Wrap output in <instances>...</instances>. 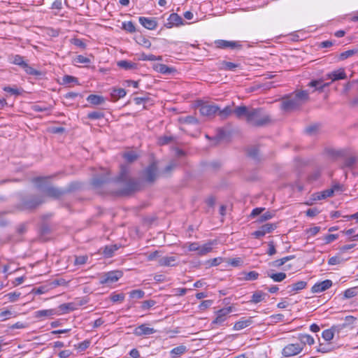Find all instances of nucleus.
Returning <instances> with one entry per match:
<instances>
[{
	"mask_svg": "<svg viewBox=\"0 0 358 358\" xmlns=\"http://www.w3.org/2000/svg\"><path fill=\"white\" fill-rule=\"evenodd\" d=\"M234 115L238 119L245 117L246 122L254 127H262L271 121L269 115L262 108L239 106L234 109Z\"/></svg>",
	"mask_w": 358,
	"mask_h": 358,
	"instance_id": "nucleus-1",
	"label": "nucleus"
},
{
	"mask_svg": "<svg viewBox=\"0 0 358 358\" xmlns=\"http://www.w3.org/2000/svg\"><path fill=\"white\" fill-rule=\"evenodd\" d=\"M130 169L127 165H121L120 171L116 181L123 183V187L120 190L121 195H129L140 189L139 182L130 177Z\"/></svg>",
	"mask_w": 358,
	"mask_h": 358,
	"instance_id": "nucleus-2",
	"label": "nucleus"
},
{
	"mask_svg": "<svg viewBox=\"0 0 358 358\" xmlns=\"http://www.w3.org/2000/svg\"><path fill=\"white\" fill-rule=\"evenodd\" d=\"M47 179L45 178H36L34 179L36 187L42 190L48 196L58 199L62 195L71 192L78 188V184L76 182L71 183L67 188L64 189L46 185Z\"/></svg>",
	"mask_w": 358,
	"mask_h": 358,
	"instance_id": "nucleus-3",
	"label": "nucleus"
},
{
	"mask_svg": "<svg viewBox=\"0 0 358 358\" xmlns=\"http://www.w3.org/2000/svg\"><path fill=\"white\" fill-rule=\"evenodd\" d=\"M308 99V93L303 90L296 92L289 96L283 97L281 102V109L285 112H290L299 108Z\"/></svg>",
	"mask_w": 358,
	"mask_h": 358,
	"instance_id": "nucleus-4",
	"label": "nucleus"
},
{
	"mask_svg": "<svg viewBox=\"0 0 358 358\" xmlns=\"http://www.w3.org/2000/svg\"><path fill=\"white\" fill-rule=\"evenodd\" d=\"M43 202L44 200L41 196H29L22 200L19 208L21 210H30L35 209Z\"/></svg>",
	"mask_w": 358,
	"mask_h": 358,
	"instance_id": "nucleus-5",
	"label": "nucleus"
},
{
	"mask_svg": "<svg viewBox=\"0 0 358 358\" xmlns=\"http://www.w3.org/2000/svg\"><path fill=\"white\" fill-rule=\"evenodd\" d=\"M331 154L334 156L342 157L343 159V168H352L357 162V157L352 154H350L348 150H333Z\"/></svg>",
	"mask_w": 358,
	"mask_h": 358,
	"instance_id": "nucleus-6",
	"label": "nucleus"
},
{
	"mask_svg": "<svg viewBox=\"0 0 358 358\" xmlns=\"http://www.w3.org/2000/svg\"><path fill=\"white\" fill-rule=\"evenodd\" d=\"M123 273L121 271L115 270L108 271L102 275L100 278V284H112L117 282L120 278H122Z\"/></svg>",
	"mask_w": 358,
	"mask_h": 358,
	"instance_id": "nucleus-7",
	"label": "nucleus"
},
{
	"mask_svg": "<svg viewBox=\"0 0 358 358\" xmlns=\"http://www.w3.org/2000/svg\"><path fill=\"white\" fill-rule=\"evenodd\" d=\"M303 351V344L289 343L284 347L282 355L285 357H289L299 355Z\"/></svg>",
	"mask_w": 358,
	"mask_h": 358,
	"instance_id": "nucleus-8",
	"label": "nucleus"
},
{
	"mask_svg": "<svg viewBox=\"0 0 358 358\" xmlns=\"http://www.w3.org/2000/svg\"><path fill=\"white\" fill-rule=\"evenodd\" d=\"M215 45L217 48L220 49H231V50H240L242 48L243 45L241 41H226V40H216Z\"/></svg>",
	"mask_w": 358,
	"mask_h": 358,
	"instance_id": "nucleus-9",
	"label": "nucleus"
},
{
	"mask_svg": "<svg viewBox=\"0 0 358 358\" xmlns=\"http://www.w3.org/2000/svg\"><path fill=\"white\" fill-rule=\"evenodd\" d=\"M157 175V164L153 162L144 170L143 176L147 182H152L155 180Z\"/></svg>",
	"mask_w": 358,
	"mask_h": 358,
	"instance_id": "nucleus-10",
	"label": "nucleus"
},
{
	"mask_svg": "<svg viewBox=\"0 0 358 358\" xmlns=\"http://www.w3.org/2000/svg\"><path fill=\"white\" fill-rule=\"evenodd\" d=\"M220 108L216 105L212 104H202L200 106L199 111L203 116L206 117H213L214 116L218 111Z\"/></svg>",
	"mask_w": 358,
	"mask_h": 358,
	"instance_id": "nucleus-11",
	"label": "nucleus"
},
{
	"mask_svg": "<svg viewBox=\"0 0 358 358\" xmlns=\"http://www.w3.org/2000/svg\"><path fill=\"white\" fill-rule=\"evenodd\" d=\"M184 24L182 18L177 13H171L167 19V22L164 24V27L171 29L173 27H179Z\"/></svg>",
	"mask_w": 358,
	"mask_h": 358,
	"instance_id": "nucleus-12",
	"label": "nucleus"
},
{
	"mask_svg": "<svg viewBox=\"0 0 358 358\" xmlns=\"http://www.w3.org/2000/svg\"><path fill=\"white\" fill-rule=\"evenodd\" d=\"M231 312V307H227L224 308H222L219 310L216 313V317L215 320L213 321V324H222L227 317V315Z\"/></svg>",
	"mask_w": 358,
	"mask_h": 358,
	"instance_id": "nucleus-13",
	"label": "nucleus"
},
{
	"mask_svg": "<svg viewBox=\"0 0 358 358\" xmlns=\"http://www.w3.org/2000/svg\"><path fill=\"white\" fill-rule=\"evenodd\" d=\"M333 285L331 280H325L322 282L315 283L311 288L313 293H320L329 289Z\"/></svg>",
	"mask_w": 358,
	"mask_h": 358,
	"instance_id": "nucleus-14",
	"label": "nucleus"
},
{
	"mask_svg": "<svg viewBox=\"0 0 358 358\" xmlns=\"http://www.w3.org/2000/svg\"><path fill=\"white\" fill-rule=\"evenodd\" d=\"M139 23L145 29L154 30L157 27V22L155 17H139Z\"/></svg>",
	"mask_w": 358,
	"mask_h": 358,
	"instance_id": "nucleus-15",
	"label": "nucleus"
},
{
	"mask_svg": "<svg viewBox=\"0 0 358 358\" xmlns=\"http://www.w3.org/2000/svg\"><path fill=\"white\" fill-rule=\"evenodd\" d=\"M156 331L155 329L148 327L146 324H143L136 327L134 330V334L137 336H143L153 334Z\"/></svg>",
	"mask_w": 358,
	"mask_h": 358,
	"instance_id": "nucleus-16",
	"label": "nucleus"
},
{
	"mask_svg": "<svg viewBox=\"0 0 358 358\" xmlns=\"http://www.w3.org/2000/svg\"><path fill=\"white\" fill-rule=\"evenodd\" d=\"M109 180L108 172L103 171V173L100 176H95L92 180V185L94 187H99L103 184L107 182Z\"/></svg>",
	"mask_w": 358,
	"mask_h": 358,
	"instance_id": "nucleus-17",
	"label": "nucleus"
},
{
	"mask_svg": "<svg viewBox=\"0 0 358 358\" xmlns=\"http://www.w3.org/2000/svg\"><path fill=\"white\" fill-rule=\"evenodd\" d=\"M327 77L331 80V82L346 79L347 76L344 69H339L327 74Z\"/></svg>",
	"mask_w": 358,
	"mask_h": 358,
	"instance_id": "nucleus-18",
	"label": "nucleus"
},
{
	"mask_svg": "<svg viewBox=\"0 0 358 358\" xmlns=\"http://www.w3.org/2000/svg\"><path fill=\"white\" fill-rule=\"evenodd\" d=\"M8 61L10 64H15L23 67L27 62L24 61V57L20 55L10 54L8 56Z\"/></svg>",
	"mask_w": 358,
	"mask_h": 358,
	"instance_id": "nucleus-19",
	"label": "nucleus"
},
{
	"mask_svg": "<svg viewBox=\"0 0 358 358\" xmlns=\"http://www.w3.org/2000/svg\"><path fill=\"white\" fill-rule=\"evenodd\" d=\"M55 315H59L56 309L40 310L34 313L36 318L49 317Z\"/></svg>",
	"mask_w": 358,
	"mask_h": 358,
	"instance_id": "nucleus-20",
	"label": "nucleus"
},
{
	"mask_svg": "<svg viewBox=\"0 0 358 358\" xmlns=\"http://www.w3.org/2000/svg\"><path fill=\"white\" fill-rule=\"evenodd\" d=\"M154 69L157 72L164 75H170L176 71V69L174 68L168 66L167 65L164 64H157L155 66Z\"/></svg>",
	"mask_w": 358,
	"mask_h": 358,
	"instance_id": "nucleus-21",
	"label": "nucleus"
},
{
	"mask_svg": "<svg viewBox=\"0 0 358 358\" xmlns=\"http://www.w3.org/2000/svg\"><path fill=\"white\" fill-rule=\"evenodd\" d=\"M176 261V258L174 256L162 257L158 259V264L162 266H173Z\"/></svg>",
	"mask_w": 358,
	"mask_h": 358,
	"instance_id": "nucleus-22",
	"label": "nucleus"
},
{
	"mask_svg": "<svg viewBox=\"0 0 358 358\" xmlns=\"http://www.w3.org/2000/svg\"><path fill=\"white\" fill-rule=\"evenodd\" d=\"M266 296L267 294L261 290H257L252 294L250 302L252 303H258L264 301Z\"/></svg>",
	"mask_w": 358,
	"mask_h": 358,
	"instance_id": "nucleus-23",
	"label": "nucleus"
},
{
	"mask_svg": "<svg viewBox=\"0 0 358 358\" xmlns=\"http://www.w3.org/2000/svg\"><path fill=\"white\" fill-rule=\"evenodd\" d=\"M306 285L307 282L306 281L301 280L288 285L287 289H288V292H298L304 289Z\"/></svg>",
	"mask_w": 358,
	"mask_h": 358,
	"instance_id": "nucleus-24",
	"label": "nucleus"
},
{
	"mask_svg": "<svg viewBox=\"0 0 358 358\" xmlns=\"http://www.w3.org/2000/svg\"><path fill=\"white\" fill-rule=\"evenodd\" d=\"M219 69L222 71H234L239 66L231 62L222 61L219 64Z\"/></svg>",
	"mask_w": 358,
	"mask_h": 358,
	"instance_id": "nucleus-25",
	"label": "nucleus"
},
{
	"mask_svg": "<svg viewBox=\"0 0 358 358\" xmlns=\"http://www.w3.org/2000/svg\"><path fill=\"white\" fill-rule=\"evenodd\" d=\"M299 339L300 341L299 344H303V349L305 345L307 344L308 345H312L315 343V340L313 336L309 334H300L299 336Z\"/></svg>",
	"mask_w": 358,
	"mask_h": 358,
	"instance_id": "nucleus-26",
	"label": "nucleus"
},
{
	"mask_svg": "<svg viewBox=\"0 0 358 358\" xmlns=\"http://www.w3.org/2000/svg\"><path fill=\"white\" fill-rule=\"evenodd\" d=\"M117 66L125 70L136 69L137 64L127 60H120L117 63Z\"/></svg>",
	"mask_w": 358,
	"mask_h": 358,
	"instance_id": "nucleus-27",
	"label": "nucleus"
},
{
	"mask_svg": "<svg viewBox=\"0 0 358 358\" xmlns=\"http://www.w3.org/2000/svg\"><path fill=\"white\" fill-rule=\"evenodd\" d=\"M87 101L92 105H101L104 103L105 99L102 96L90 94L87 96Z\"/></svg>",
	"mask_w": 358,
	"mask_h": 358,
	"instance_id": "nucleus-28",
	"label": "nucleus"
},
{
	"mask_svg": "<svg viewBox=\"0 0 358 358\" xmlns=\"http://www.w3.org/2000/svg\"><path fill=\"white\" fill-rule=\"evenodd\" d=\"M331 83H324L322 80H312L309 83L308 86L315 87L317 90L322 91L326 87L329 86Z\"/></svg>",
	"mask_w": 358,
	"mask_h": 358,
	"instance_id": "nucleus-29",
	"label": "nucleus"
},
{
	"mask_svg": "<svg viewBox=\"0 0 358 358\" xmlns=\"http://www.w3.org/2000/svg\"><path fill=\"white\" fill-rule=\"evenodd\" d=\"M122 157L129 163H132L136 161L138 157V154L134 150L124 152L122 154Z\"/></svg>",
	"mask_w": 358,
	"mask_h": 358,
	"instance_id": "nucleus-30",
	"label": "nucleus"
},
{
	"mask_svg": "<svg viewBox=\"0 0 358 358\" xmlns=\"http://www.w3.org/2000/svg\"><path fill=\"white\" fill-rule=\"evenodd\" d=\"M119 248L117 245H106L103 249V255L106 258H110L113 256L115 252Z\"/></svg>",
	"mask_w": 358,
	"mask_h": 358,
	"instance_id": "nucleus-31",
	"label": "nucleus"
},
{
	"mask_svg": "<svg viewBox=\"0 0 358 358\" xmlns=\"http://www.w3.org/2000/svg\"><path fill=\"white\" fill-rule=\"evenodd\" d=\"M266 274L267 276L271 278L274 282H278L283 281L287 277L286 273L283 272L273 273L270 271H267Z\"/></svg>",
	"mask_w": 358,
	"mask_h": 358,
	"instance_id": "nucleus-32",
	"label": "nucleus"
},
{
	"mask_svg": "<svg viewBox=\"0 0 358 358\" xmlns=\"http://www.w3.org/2000/svg\"><path fill=\"white\" fill-rule=\"evenodd\" d=\"M294 257V256H293V255L287 256V257H285L281 259H277V260L270 262L269 265L271 266H273V267H280V266H282L283 264H285L289 260L292 259Z\"/></svg>",
	"mask_w": 358,
	"mask_h": 358,
	"instance_id": "nucleus-33",
	"label": "nucleus"
},
{
	"mask_svg": "<svg viewBox=\"0 0 358 358\" xmlns=\"http://www.w3.org/2000/svg\"><path fill=\"white\" fill-rule=\"evenodd\" d=\"M187 351V347L185 345H179L171 350V355L172 357L176 358L184 354Z\"/></svg>",
	"mask_w": 358,
	"mask_h": 358,
	"instance_id": "nucleus-34",
	"label": "nucleus"
},
{
	"mask_svg": "<svg viewBox=\"0 0 358 358\" xmlns=\"http://www.w3.org/2000/svg\"><path fill=\"white\" fill-rule=\"evenodd\" d=\"M127 92L123 88H118L115 89L114 88L111 92V97L115 100H117L120 98L124 97L126 95Z\"/></svg>",
	"mask_w": 358,
	"mask_h": 358,
	"instance_id": "nucleus-35",
	"label": "nucleus"
},
{
	"mask_svg": "<svg viewBox=\"0 0 358 358\" xmlns=\"http://www.w3.org/2000/svg\"><path fill=\"white\" fill-rule=\"evenodd\" d=\"M136 43L146 48L151 47V42L144 36L138 35L135 38Z\"/></svg>",
	"mask_w": 358,
	"mask_h": 358,
	"instance_id": "nucleus-36",
	"label": "nucleus"
},
{
	"mask_svg": "<svg viewBox=\"0 0 358 358\" xmlns=\"http://www.w3.org/2000/svg\"><path fill=\"white\" fill-rule=\"evenodd\" d=\"M73 310H74L73 304L69 303L61 304L58 307V310H57V311H58L59 315H60V314L69 313V311H72Z\"/></svg>",
	"mask_w": 358,
	"mask_h": 358,
	"instance_id": "nucleus-37",
	"label": "nucleus"
},
{
	"mask_svg": "<svg viewBox=\"0 0 358 358\" xmlns=\"http://www.w3.org/2000/svg\"><path fill=\"white\" fill-rule=\"evenodd\" d=\"M212 245H213L212 242L206 243L203 244L202 246L199 245L198 255L200 256H203V255H205L207 253L211 252V250L213 249Z\"/></svg>",
	"mask_w": 358,
	"mask_h": 358,
	"instance_id": "nucleus-38",
	"label": "nucleus"
},
{
	"mask_svg": "<svg viewBox=\"0 0 358 358\" xmlns=\"http://www.w3.org/2000/svg\"><path fill=\"white\" fill-rule=\"evenodd\" d=\"M251 323L252 321L250 320H240L235 323L234 329L236 331L241 330L250 326Z\"/></svg>",
	"mask_w": 358,
	"mask_h": 358,
	"instance_id": "nucleus-39",
	"label": "nucleus"
},
{
	"mask_svg": "<svg viewBox=\"0 0 358 358\" xmlns=\"http://www.w3.org/2000/svg\"><path fill=\"white\" fill-rule=\"evenodd\" d=\"M22 69H23L24 71L29 75L38 76L41 74L39 71L29 66V64L27 62L24 64Z\"/></svg>",
	"mask_w": 358,
	"mask_h": 358,
	"instance_id": "nucleus-40",
	"label": "nucleus"
},
{
	"mask_svg": "<svg viewBox=\"0 0 358 358\" xmlns=\"http://www.w3.org/2000/svg\"><path fill=\"white\" fill-rule=\"evenodd\" d=\"M122 28L129 33H134L136 31L135 25L131 21L122 22Z\"/></svg>",
	"mask_w": 358,
	"mask_h": 358,
	"instance_id": "nucleus-41",
	"label": "nucleus"
},
{
	"mask_svg": "<svg viewBox=\"0 0 358 358\" xmlns=\"http://www.w3.org/2000/svg\"><path fill=\"white\" fill-rule=\"evenodd\" d=\"M244 275L243 280H255L259 278V274L255 271H252L250 272H244L243 273Z\"/></svg>",
	"mask_w": 358,
	"mask_h": 358,
	"instance_id": "nucleus-42",
	"label": "nucleus"
},
{
	"mask_svg": "<svg viewBox=\"0 0 358 358\" xmlns=\"http://www.w3.org/2000/svg\"><path fill=\"white\" fill-rule=\"evenodd\" d=\"M178 162L176 160L170 162V163L164 168L163 173L169 174L173 170H174L178 166Z\"/></svg>",
	"mask_w": 358,
	"mask_h": 358,
	"instance_id": "nucleus-43",
	"label": "nucleus"
},
{
	"mask_svg": "<svg viewBox=\"0 0 358 358\" xmlns=\"http://www.w3.org/2000/svg\"><path fill=\"white\" fill-rule=\"evenodd\" d=\"M248 155L252 159L257 160L259 159V149L257 146H252L248 149Z\"/></svg>",
	"mask_w": 358,
	"mask_h": 358,
	"instance_id": "nucleus-44",
	"label": "nucleus"
},
{
	"mask_svg": "<svg viewBox=\"0 0 358 358\" xmlns=\"http://www.w3.org/2000/svg\"><path fill=\"white\" fill-rule=\"evenodd\" d=\"M71 83H76L77 85L79 84L78 78L74 76L66 75L62 78V84L63 85H67V84H70Z\"/></svg>",
	"mask_w": 358,
	"mask_h": 358,
	"instance_id": "nucleus-45",
	"label": "nucleus"
},
{
	"mask_svg": "<svg viewBox=\"0 0 358 358\" xmlns=\"http://www.w3.org/2000/svg\"><path fill=\"white\" fill-rule=\"evenodd\" d=\"M277 227L275 224L266 223L261 227L262 230L264 231L265 235L266 234L272 232Z\"/></svg>",
	"mask_w": 358,
	"mask_h": 358,
	"instance_id": "nucleus-46",
	"label": "nucleus"
},
{
	"mask_svg": "<svg viewBox=\"0 0 358 358\" xmlns=\"http://www.w3.org/2000/svg\"><path fill=\"white\" fill-rule=\"evenodd\" d=\"M104 117V114L101 111H92L87 114V118L90 120H99Z\"/></svg>",
	"mask_w": 358,
	"mask_h": 358,
	"instance_id": "nucleus-47",
	"label": "nucleus"
},
{
	"mask_svg": "<svg viewBox=\"0 0 358 358\" xmlns=\"http://www.w3.org/2000/svg\"><path fill=\"white\" fill-rule=\"evenodd\" d=\"M219 115L222 119L227 118L229 115L231 114H234V110H231L229 106L225 107L223 110H219Z\"/></svg>",
	"mask_w": 358,
	"mask_h": 358,
	"instance_id": "nucleus-48",
	"label": "nucleus"
},
{
	"mask_svg": "<svg viewBox=\"0 0 358 358\" xmlns=\"http://www.w3.org/2000/svg\"><path fill=\"white\" fill-rule=\"evenodd\" d=\"M21 293L19 292H13L8 293L5 296L10 302H15L20 296Z\"/></svg>",
	"mask_w": 358,
	"mask_h": 358,
	"instance_id": "nucleus-49",
	"label": "nucleus"
},
{
	"mask_svg": "<svg viewBox=\"0 0 358 358\" xmlns=\"http://www.w3.org/2000/svg\"><path fill=\"white\" fill-rule=\"evenodd\" d=\"M74 63H78V64H88L91 63L90 59L88 57H84L83 55H78L73 59Z\"/></svg>",
	"mask_w": 358,
	"mask_h": 358,
	"instance_id": "nucleus-50",
	"label": "nucleus"
},
{
	"mask_svg": "<svg viewBox=\"0 0 358 358\" xmlns=\"http://www.w3.org/2000/svg\"><path fill=\"white\" fill-rule=\"evenodd\" d=\"M357 295V287H351L347 289L344 292V297L345 299H350Z\"/></svg>",
	"mask_w": 358,
	"mask_h": 358,
	"instance_id": "nucleus-51",
	"label": "nucleus"
},
{
	"mask_svg": "<svg viewBox=\"0 0 358 358\" xmlns=\"http://www.w3.org/2000/svg\"><path fill=\"white\" fill-rule=\"evenodd\" d=\"M334 336V334L333 333L332 330L331 329H325L322 331V337L326 341H330L333 339Z\"/></svg>",
	"mask_w": 358,
	"mask_h": 358,
	"instance_id": "nucleus-52",
	"label": "nucleus"
},
{
	"mask_svg": "<svg viewBox=\"0 0 358 358\" xmlns=\"http://www.w3.org/2000/svg\"><path fill=\"white\" fill-rule=\"evenodd\" d=\"M71 43L74 45L80 48L81 49L86 48L85 43L80 38H73L71 39Z\"/></svg>",
	"mask_w": 358,
	"mask_h": 358,
	"instance_id": "nucleus-53",
	"label": "nucleus"
},
{
	"mask_svg": "<svg viewBox=\"0 0 358 358\" xmlns=\"http://www.w3.org/2000/svg\"><path fill=\"white\" fill-rule=\"evenodd\" d=\"M162 57L160 56L156 57L154 55H145L142 54L141 56V59L143 61H156V60H161Z\"/></svg>",
	"mask_w": 358,
	"mask_h": 358,
	"instance_id": "nucleus-54",
	"label": "nucleus"
},
{
	"mask_svg": "<svg viewBox=\"0 0 358 358\" xmlns=\"http://www.w3.org/2000/svg\"><path fill=\"white\" fill-rule=\"evenodd\" d=\"M317 351L321 353H327L331 351V348L329 344L320 343L317 348Z\"/></svg>",
	"mask_w": 358,
	"mask_h": 358,
	"instance_id": "nucleus-55",
	"label": "nucleus"
},
{
	"mask_svg": "<svg viewBox=\"0 0 358 358\" xmlns=\"http://www.w3.org/2000/svg\"><path fill=\"white\" fill-rule=\"evenodd\" d=\"M357 52V50H348L347 51H345V52L341 53L339 59L341 60L346 59L347 58L355 55Z\"/></svg>",
	"mask_w": 358,
	"mask_h": 358,
	"instance_id": "nucleus-56",
	"label": "nucleus"
},
{
	"mask_svg": "<svg viewBox=\"0 0 358 358\" xmlns=\"http://www.w3.org/2000/svg\"><path fill=\"white\" fill-rule=\"evenodd\" d=\"M110 298L113 302L122 301L124 299V294L122 293L116 294L113 292L111 294Z\"/></svg>",
	"mask_w": 358,
	"mask_h": 358,
	"instance_id": "nucleus-57",
	"label": "nucleus"
},
{
	"mask_svg": "<svg viewBox=\"0 0 358 358\" xmlns=\"http://www.w3.org/2000/svg\"><path fill=\"white\" fill-rule=\"evenodd\" d=\"M144 295L145 292L141 289H135L130 292V296L131 298L142 299Z\"/></svg>",
	"mask_w": 358,
	"mask_h": 358,
	"instance_id": "nucleus-58",
	"label": "nucleus"
},
{
	"mask_svg": "<svg viewBox=\"0 0 358 358\" xmlns=\"http://www.w3.org/2000/svg\"><path fill=\"white\" fill-rule=\"evenodd\" d=\"M156 302L154 300H146L142 302L141 309L143 310H148L153 306H155Z\"/></svg>",
	"mask_w": 358,
	"mask_h": 358,
	"instance_id": "nucleus-59",
	"label": "nucleus"
},
{
	"mask_svg": "<svg viewBox=\"0 0 358 358\" xmlns=\"http://www.w3.org/2000/svg\"><path fill=\"white\" fill-rule=\"evenodd\" d=\"M90 345V341L89 340H85L80 343L78 344V345L76 346L77 349L82 352V351H84L86 349H87Z\"/></svg>",
	"mask_w": 358,
	"mask_h": 358,
	"instance_id": "nucleus-60",
	"label": "nucleus"
},
{
	"mask_svg": "<svg viewBox=\"0 0 358 358\" xmlns=\"http://www.w3.org/2000/svg\"><path fill=\"white\" fill-rule=\"evenodd\" d=\"M87 259H88L87 256H85V255L78 256V257H76V258H75L74 264L76 265H83L87 262Z\"/></svg>",
	"mask_w": 358,
	"mask_h": 358,
	"instance_id": "nucleus-61",
	"label": "nucleus"
},
{
	"mask_svg": "<svg viewBox=\"0 0 358 358\" xmlns=\"http://www.w3.org/2000/svg\"><path fill=\"white\" fill-rule=\"evenodd\" d=\"M187 249L190 252H197L199 253V243H187Z\"/></svg>",
	"mask_w": 358,
	"mask_h": 358,
	"instance_id": "nucleus-62",
	"label": "nucleus"
},
{
	"mask_svg": "<svg viewBox=\"0 0 358 358\" xmlns=\"http://www.w3.org/2000/svg\"><path fill=\"white\" fill-rule=\"evenodd\" d=\"M348 326V323H343L341 324L334 325L330 329L332 330L333 333H339L340 331L345 329Z\"/></svg>",
	"mask_w": 358,
	"mask_h": 358,
	"instance_id": "nucleus-63",
	"label": "nucleus"
},
{
	"mask_svg": "<svg viewBox=\"0 0 358 358\" xmlns=\"http://www.w3.org/2000/svg\"><path fill=\"white\" fill-rule=\"evenodd\" d=\"M227 262L232 266L236 267V266H241L243 261H242L241 258L236 257V258H233V259H229Z\"/></svg>",
	"mask_w": 358,
	"mask_h": 358,
	"instance_id": "nucleus-64",
	"label": "nucleus"
}]
</instances>
